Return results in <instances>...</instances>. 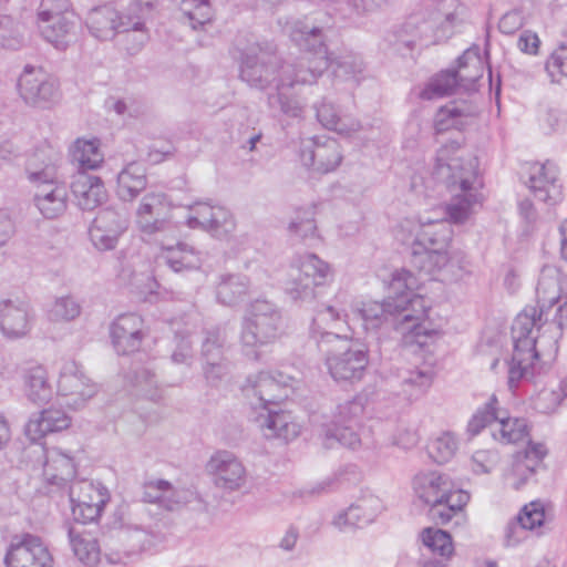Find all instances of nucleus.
<instances>
[{
	"label": "nucleus",
	"instance_id": "obj_4",
	"mask_svg": "<svg viewBox=\"0 0 567 567\" xmlns=\"http://www.w3.org/2000/svg\"><path fill=\"white\" fill-rule=\"evenodd\" d=\"M536 296L538 309H525L515 318L512 326L514 351L508 364L511 389L515 388L520 380L533 378L539 372L537 362L540 353L536 348L537 337L534 336V328H539L543 319L546 322L549 311L558 303L560 281L557 268L543 267L536 287Z\"/></svg>",
	"mask_w": 567,
	"mask_h": 567
},
{
	"label": "nucleus",
	"instance_id": "obj_15",
	"mask_svg": "<svg viewBox=\"0 0 567 567\" xmlns=\"http://www.w3.org/2000/svg\"><path fill=\"white\" fill-rule=\"evenodd\" d=\"M6 567H53V557L43 540L29 533L11 538L4 556Z\"/></svg>",
	"mask_w": 567,
	"mask_h": 567
},
{
	"label": "nucleus",
	"instance_id": "obj_32",
	"mask_svg": "<svg viewBox=\"0 0 567 567\" xmlns=\"http://www.w3.org/2000/svg\"><path fill=\"white\" fill-rule=\"evenodd\" d=\"M0 330L9 339L24 337L30 331L27 305L3 300L0 302Z\"/></svg>",
	"mask_w": 567,
	"mask_h": 567
},
{
	"label": "nucleus",
	"instance_id": "obj_33",
	"mask_svg": "<svg viewBox=\"0 0 567 567\" xmlns=\"http://www.w3.org/2000/svg\"><path fill=\"white\" fill-rule=\"evenodd\" d=\"M34 203L45 218H56L65 212L68 206L66 187L58 181L38 185Z\"/></svg>",
	"mask_w": 567,
	"mask_h": 567
},
{
	"label": "nucleus",
	"instance_id": "obj_14",
	"mask_svg": "<svg viewBox=\"0 0 567 567\" xmlns=\"http://www.w3.org/2000/svg\"><path fill=\"white\" fill-rule=\"evenodd\" d=\"M66 493L71 503L72 517L81 524L92 523L99 518L109 501L106 488L86 478L73 481Z\"/></svg>",
	"mask_w": 567,
	"mask_h": 567
},
{
	"label": "nucleus",
	"instance_id": "obj_6",
	"mask_svg": "<svg viewBox=\"0 0 567 567\" xmlns=\"http://www.w3.org/2000/svg\"><path fill=\"white\" fill-rule=\"evenodd\" d=\"M282 331L279 308L265 299L252 301L241 322L240 342L247 355L258 359L257 348L276 341Z\"/></svg>",
	"mask_w": 567,
	"mask_h": 567
},
{
	"label": "nucleus",
	"instance_id": "obj_36",
	"mask_svg": "<svg viewBox=\"0 0 567 567\" xmlns=\"http://www.w3.org/2000/svg\"><path fill=\"white\" fill-rule=\"evenodd\" d=\"M146 186V169L141 163L131 162L117 174L116 194L123 202H133Z\"/></svg>",
	"mask_w": 567,
	"mask_h": 567
},
{
	"label": "nucleus",
	"instance_id": "obj_28",
	"mask_svg": "<svg viewBox=\"0 0 567 567\" xmlns=\"http://www.w3.org/2000/svg\"><path fill=\"white\" fill-rule=\"evenodd\" d=\"M37 24L42 38L59 50H65L76 39L79 23L75 13L42 19Z\"/></svg>",
	"mask_w": 567,
	"mask_h": 567
},
{
	"label": "nucleus",
	"instance_id": "obj_54",
	"mask_svg": "<svg viewBox=\"0 0 567 567\" xmlns=\"http://www.w3.org/2000/svg\"><path fill=\"white\" fill-rule=\"evenodd\" d=\"M546 71L553 82H559L563 76L567 78V47L561 45L553 52L546 62Z\"/></svg>",
	"mask_w": 567,
	"mask_h": 567
},
{
	"label": "nucleus",
	"instance_id": "obj_45",
	"mask_svg": "<svg viewBox=\"0 0 567 567\" xmlns=\"http://www.w3.org/2000/svg\"><path fill=\"white\" fill-rule=\"evenodd\" d=\"M363 412L364 405L362 399L355 398L352 400H347L338 404L333 415V421L329 426L347 424L359 425Z\"/></svg>",
	"mask_w": 567,
	"mask_h": 567
},
{
	"label": "nucleus",
	"instance_id": "obj_55",
	"mask_svg": "<svg viewBox=\"0 0 567 567\" xmlns=\"http://www.w3.org/2000/svg\"><path fill=\"white\" fill-rule=\"evenodd\" d=\"M524 523L527 530H534L543 526L545 520V511L540 503L532 502L525 505L517 515Z\"/></svg>",
	"mask_w": 567,
	"mask_h": 567
},
{
	"label": "nucleus",
	"instance_id": "obj_46",
	"mask_svg": "<svg viewBox=\"0 0 567 567\" xmlns=\"http://www.w3.org/2000/svg\"><path fill=\"white\" fill-rule=\"evenodd\" d=\"M456 450L457 441L450 432L437 436L427 446L429 456L437 464L447 463L455 455Z\"/></svg>",
	"mask_w": 567,
	"mask_h": 567
},
{
	"label": "nucleus",
	"instance_id": "obj_35",
	"mask_svg": "<svg viewBox=\"0 0 567 567\" xmlns=\"http://www.w3.org/2000/svg\"><path fill=\"white\" fill-rule=\"evenodd\" d=\"M315 110L317 120L327 130L350 136L362 128L358 120L347 115L341 116L339 109L327 97H323L318 105H315Z\"/></svg>",
	"mask_w": 567,
	"mask_h": 567
},
{
	"label": "nucleus",
	"instance_id": "obj_53",
	"mask_svg": "<svg viewBox=\"0 0 567 567\" xmlns=\"http://www.w3.org/2000/svg\"><path fill=\"white\" fill-rule=\"evenodd\" d=\"M289 230L298 235L302 240H316L317 225L313 212L303 210L298 213L297 217L290 223Z\"/></svg>",
	"mask_w": 567,
	"mask_h": 567
},
{
	"label": "nucleus",
	"instance_id": "obj_26",
	"mask_svg": "<svg viewBox=\"0 0 567 567\" xmlns=\"http://www.w3.org/2000/svg\"><path fill=\"white\" fill-rule=\"evenodd\" d=\"M547 451L543 444L529 442L524 451L514 455L512 468L506 474V480L513 488L520 489L534 477Z\"/></svg>",
	"mask_w": 567,
	"mask_h": 567
},
{
	"label": "nucleus",
	"instance_id": "obj_29",
	"mask_svg": "<svg viewBox=\"0 0 567 567\" xmlns=\"http://www.w3.org/2000/svg\"><path fill=\"white\" fill-rule=\"evenodd\" d=\"M424 567H444L454 547L451 535L442 529L427 527L421 534Z\"/></svg>",
	"mask_w": 567,
	"mask_h": 567
},
{
	"label": "nucleus",
	"instance_id": "obj_64",
	"mask_svg": "<svg viewBox=\"0 0 567 567\" xmlns=\"http://www.w3.org/2000/svg\"><path fill=\"white\" fill-rule=\"evenodd\" d=\"M527 529L519 517L516 516L509 520L505 527V544L507 546H515L526 537Z\"/></svg>",
	"mask_w": 567,
	"mask_h": 567
},
{
	"label": "nucleus",
	"instance_id": "obj_38",
	"mask_svg": "<svg viewBox=\"0 0 567 567\" xmlns=\"http://www.w3.org/2000/svg\"><path fill=\"white\" fill-rule=\"evenodd\" d=\"M161 259L174 272H183L199 269L203 262V254L194 246L178 243L176 246L165 248Z\"/></svg>",
	"mask_w": 567,
	"mask_h": 567
},
{
	"label": "nucleus",
	"instance_id": "obj_24",
	"mask_svg": "<svg viewBox=\"0 0 567 567\" xmlns=\"http://www.w3.org/2000/svg\"><path fill=\"white\" fill-rule=\"evenodd\" d=\"M143 319L136 313L120 315L111 326V338L118 354L140 350L144 339Z\"/></svg>",
	"mask_w": 567,
	"mask_h": 567
},
{
	"label": "nucleus",
	"instance_id": "obj_62",
	"mask_svg": "<svg viewBox=\"0 0 567 567\" xmlns=\"http://www.w3.org/2000/svg\"><path fill=\"white\" fill-rule=\"evenodd\" d=\"M267 410L268 414L260 424V426L265 431L264 434L270 432H279V430H282L286 423H288V421L291 419V415L289 413L282 411H272L270 408Z\"/></svg>",
	"mask_w": 567,
	"mask_h": 567
},
{
	"label": "nucleus",
	"instance_id": "obj_39",
	"mask_svg": "<svg viewBox=\"0 0 567 567\" xmlns=\"http://www.w3.org/2000/svg\"><path fill=\"white\" fill-rule=\"evenodd\" d=\"M24 386L28 399L37 404L47 403L52 398V385L42 365L31 367L25 371Z\"/></svg>",
	"mask_w": 567,
	"mask_h": 567
},
{
	"label": "nucleus",
	"instance_id": "obj_30",
	"mask_svg": "<svg viewBox=\"0 0 567 567\" xmlns=\"http://www.w3.org/2000/svg\"><path fill=\"white\" fill-rule=\"evenodd\" d=\"M75 475L76 465L70 454L56 447L47 451L43 476L50 485L66 491L69 485L76 480Z\"/></svg>",
	"mask_w": 567,
	"mask_h": 567
},
{
	"label": "nucleus",
	"instance_id": "obj_27",
	"mask_svg": "<svg viewBox=\"0 0 567 567\" xmlns=\"http://www.w3.org/2000/svg\"><path fill=\"white\" fill-rule=\"evenodd\" d=\"M71 192L78 206L83 210H93L107 198L102 179L83 171H78L71 182Z\"/></svg>",
	"mask_w": 567,
	"mask_h": 567
},
{
	"label": "nucleus",
	"instance_id": "obj_1",
	"mask_svg": "<svg viewBox=\"0 0 567 567\" xmlns=\"http://www.w3.org/2000/svg\"><path fill=\"white\" fill-rule=\"evenodd\" d=\"M477 165V159L465 147L464 138L451 140L437 150L432 176L455 195L446 210L450 221L420 219L410 255V265L420 272L432 275L447 265V248L453 237L451 223L463 224L478 202L482 183Z\"/></svg>",
	"mask_w": 567,
	"mask_h": 567
},
{
	"label": "nucleus",
	"instance_id": "obj_37",
	"mask_svg": "<svg viewBox=\"0 0 567 567\" xmlns=\"http://www.w3.org/2000/svg\"><path fill=\"white\" fill-rule=\"evenodd\" d=\"M377 503V499L370 497L352 504L334 517L333 525L339 530L346 532L351 528H361L372 523L377 516V508L372 505Z\"/></svg>",
	"mask_w": 567,
	"mask_h": 567
},
{
	"label": "nucleus",
	"instance_id": "obj_52",
	"mask_svg": "<svg viewBox=\"0 0 567 567\" xmlns=\"http://www.w3.org/2000/svg\"><path fill=\"white\" fill-rule=\"evenodd\" d=\"M217 207L218 205H210L205 202L195 203L188 207L189 214L186 216V225L192 229L206 230Z\"/></svg>",
	"mask_w": 567,
	"mask_h": 567
},
{
	"label": "nucleus",
	"instance_id": "obj_50",
	"mask_svg": "<svg viewBox=\"0 0 567 567\" xmlns=\"http://www.w3.org/2000/svg\"><path fill=\"white\" fill-rule=\"evenodd\" d=\"M81 313L80 303L70 296L56 298L48 311V317L51 321H71L78 318Z\"/></svg>",
	"mask_w": 567,
	"mask_h": 567
},
{
	"label": "nucleus",
	"instance_id": "obj_21",
	"mask_svg": "<svg viewBox=\"0 0 567 567\" xmlns=\"http://www.w3.org/2000/svg\"><path fill=\"white\" fill-rule=\"evenodd\" d=\"M172 205L164 193L151 192L143 196L136 209V224L140 230L153 235L168 228Z\"/></svg>",
	"mask_w": 567,
	"mask_h": 567
},
{
	"label": "nucleus",
	"instance_id": "obj_5",
	"mask_svg": "<svg viewBox=\"0 0 567 567\" xmlns=\"http://www.w3.org/2000/svg\"><path fill=\"white\" fill-rule=\"evenodd\" d=\"M416 496L430 506L429 515L436 525H446L453 517H462L470 494L456 488L447 474L422 471L413 478Z\"/></svg>",
	"mask_w": 567,
	"mask_h": 567
},
{
	"label": "nucleus",
	"instance_id": "obj_19",
	"mask_svg": "<svg viewBox=\"0 0 567 567\" xmlns=\"http://www.w3.org/2000/svg\"><path fill=\"white\" fill-rule=\"evenodd\" d=\"M302 164L313 172L327 174L334 171L342 161L341 147L331 137H312L300 147Z\"/></svg>",
	"mask_w": 567,
	"mask_h": 567
},
{
	"label": "nucleus",
	"instance_id": "obj_31",
	"mask_svg": "<svg viewBox=\"0 0 567 567\" xmlns=\"http://www.w3.org/2000/svg\"><path fill=\"white\" fill-rule=\"evenodd\" d=\"M61 156L51 147L37 150L27 162L25 172L31 183L42 185L59 179V162Z\"/></svg>",
	"mask_w": 567,
	"mask_h": 567
},
{
	"label": "nucleus",
	"instance_id": "obj_3",
	"mask_svg": "<svg viewBox=\"0 0 567 567\" xmlns=\"http://www.w3.org/2000/svg\"><path fill=\"white\" fill-rule=\"evenodd\" d=\"M415 286L416 280L410 270L395 271L390 282L395 297H388L383 302L364 301L357 309L364 329L375 330L390 322L412 342L424 347L434 330L424 326L429 306L422 296L412 293Z\"/></svg>",
	"mask_w": 567,
	"mask_h": 567
},
{
	"label": "nucleus",
	"instance_id": "obj_2",
	"mask_svg": "<svg viewBox=\"0 0 567 567\" xmlns=\"http://www.w3.org/2000/svg\"><path fill=\"white\" fill-rule=\"evenodd\" d=\"M290 37L305 53L296 59V64L282 66L281 78L276 84L275 92L268 94L267 104L272 111H278L287 118L301 120L306 102L297 95L289 94L288 90L299 84H313L329 68L331 59L319 27L308 25L298 21L295 23Z\"/></svg>",
	"mask_w": 567,
	"mask_h": 567
},
{
	"label": "nucleus",
	"instance_id": "obj_41",
	"mask_svg": "<svg viewBox=\"0 0 567 567\" xmlns=\"http://www.w3.org/2000/svg\"><path fill=\"white\" fill-rule=\"evenodd\" d=\"M72 161L78 163L79 171L96 169L104 161L99 140L78 138L71 148Z\"/></svg>",
	"mask_w": 567,
	"mask_h": 567
},
{
	"label": "nucleus",
	"instance_id": "obj_12",
	"mask_svg": "<svg viewBox=\"0 0 567 567\" xmlns=\"http://www.w3.org/2000/svg\"><path fill=\"white\" fill-rule=\"evenodd\" d=\"M329 276L330 266L326 261L315 254L305 255L292 268L286 292L296 301H312L317 297V289L327 282Z\"/></svg>",
	"mask_w": 567,
	"mask_h": 567
},
{
	"label": "nucleus",
	"instance_id": "obj_59",
	"mask_svg": "<svg viewBox=\"0 0 567 567\" xmlns=\"http://www.w3.org/2000/svg\"><path fill=\"white\" fill-rule=\"evenodd\" d=\"M66 13H74L71 10V3L69 0H41L38 9V20H47L54 16H62Z\"/></svg>",
	"mask_w": 567,
	"mask_h": 567
},
{
	"label": "nucleus",
	"instance_id": "obj_51",
	"mask_svg": "<svg viewBox=\"0 0 567 567\" xmlns=\"http://www.w3.org/2000/svg\"><path fill=\"white\" fill-rule=\"evenodd\" d=\"M466 116L464 110L457 107L455 103H450L442 106L434 120L435 130L437 133L447 131L450 128H460L464 125L463 117Z\"/></svg>",
	"mask_w": 567,
	"mask_h": 567
},
{
	"label": "nucleus",
	"instance_id": "obj_43",
	"mask_svg": "<svg viewBox=\"0 0 567 567\" xmlns=\"http://www.w3.org/2000/svg\"><path fill=\"white\" fill-rule=\"evenodd\" d=\"M175 2L194 30L210 22L213 13L208 0H175Z\"/></svg>",
	"mask_w": 567,
	"mask_h": 567
},
{
	"label": "nucleus",
	"instance_id": "obj_10",
	"mask_svg": "<svg viewBox=\"0 0 567 567\" xmlns=\"http://www.w3.org/2000/svg\"><path fill=\"white\" fill-rule=\"evenodd\" d=\"M85 25L90 34L99 40H111L116 32H134L136 42L130 50H140L148 37L141 20H134L131 14L111 6H102L91 9L85 19Z\"/></svg>",
	"mask_w": 567,
	"mask_h": 567
},
{
	"label": "nucleus",
	"instance_id": "obj_18",
	"mask_svg": "<svg viewBox=\"0 0 567 567\" xmlns=\"http://www.w3.org/2000/svg\"><path fill=\"white\" fill-rule=\"evenodd\" d=\"M346 317V313L332 306L320 305L315 310L309 327V340L321 350L347 338L348 336L342 333L347 326Z\"/></svg>",
	"mask_w": 567,
	"mask_h": 567
},
{
	"label": "nucleus",
	"instance_id": "obj_49",
	"mask_svg": "<svg viewBox=\"0 0 567 567\" xmlns=\"http://www.w3.org/2000/svg\"><path fill=\"white\" fill-rule=\"evenodd\" d=\"M236 229V221L233 214L224 206L217 207L212 223L205 231L219 239H227Z\"/></svg>",
	"mask_w": 567,
	"mask_h": 567
},
{
	"label": "nucleus",
	"instance_id": "obj_44",
	"mask_svg": "<svg viewBox=\"0 0 567 567\" xmlns=\"http://www.w3.org/2000/svg\"><path fill=\"white\" fill-rule=\"evenodd\" d=\"M403 392L409 396L423 394L432 384V373L429 370H403L400 375Z\"/></svg>",
	"mask_w": 567,
	"mask_h": 567
},
{
	"label": "nucleus",
	"instance_id": "obj_9",
	"mask_svg": "<svg viewBox=\"0 0 567 567\" xmlns=\"http://www.w3.org/2000/svg\"><path fill=\"white\" fill-rule=\"evenodd\" d=\"M486 426H493V437L503 444L516 443L528 436L527 421L509 417L506 410L498 408L495 394L472 416L467 431L471 435H477Z\"/></svg>",
	"mask_w": 567,
	"mask_h": 567
},
{
	"label": "nucleus",
	"instance_id": "obj_11",
	"mask_svg": "<svg viewBox=\"0 0 567 567\" xmlns=\"http://www.w3.org/2000/svg\"><path fill=\"white\" fill-rule=\"evenodd\" d=\"M457 70H445L436 74L421 92L423 100H434L454 93L462 82L475 83L483 76L480 48L467 49L456 60Z\"/></svg>",
	"mask_w": 567,
	"mask_h": 567
},
{
	"label": "nucleus",
	"instance_id": "obj_23",
	"mask_svg": "<svg viewBox=\"0 0 567 567\" xmlns=\"http://www.w3.org/2000/svg\"><path fill=\"white\" fill-rule=\"evenodd\" d=\"M528 173V187L538 200L549 205H555L561 200V185L559 184L557 167L554 163L530 164Z\"/></svg>",
	"mask_w": 567,
	"mask_h": 567
},
{
	"label": "nucleus",
	"instance_id": "obj_16",
	"mask_svg": "<svg viewBox=\"0 0 567 567\" xmlns=\"http://www.w3.org/2000/svg\"><path fill=\"white\" fill-rule=\"evenodd\" d=\"M97 392L96 384L75 361L63 364L58 380V393L65 398V404L79 409Z\"/></svg>",
	"mask_w": 567,
	"mask_h": 567
},
{
	"label": "nucleus",
	"instance_id": "obj_8",
	"mask_svg": "<svg viewBox=\"0 0 567 567\" xmlns=\"http://www.w3.org/2000/svg\"><path fill=\"white\" fill-rule=\"evenodd\" d=\"M287 64H296V60L293 62L282 61L272 45L257 44L243 52L239 76L250 87L260 91L269 87L276 89V84L281 78L282 66Z\"/></svg>",
	"mask_w": 567,
	"mask_h": 567
},
{
	"label": "nucleus",
	"instance_id": "obj_47",
	"mask_svg": "<svg viewBox=\"0 0 567 567\" xmlns=\"http://www.w3.org/2000/svg\"><path fill=\"white\" fill-rule=\"evenodd\" d=\"M70 544L74 556L85 565H92L99 559V551L96 544L93 540L86 539L76 533L74 528H69L68 532Z\"/></svg>",
	"mask_w": 567,
	"mask_h": 567
},
{
	"label": "nucleus",
	"instance_id": "obj_25",
	"mask_svg": "<svg viewBox=\"0 0 567 567\" xmlns=\"http://www.w3.org/2000/svg\"><path fill=\"white\" fill-rule=\"evenodd\" d=\"M207 467L214 475L215 484L228 491L240 488L246 481V470L238 457L228 451L215 453Z\"/></svg>",
	"mask_w": 567,
	"mask_h": 567
},
{
	"label": "nucleus",
	"instance_id": "obj_13",
	"mask_svg": "<svg viewBox=\"0 0 567 567\" xmlns=\"http://www.w3.org/2000/svg\"><path fill=\"white\" fill-rule=\"evenodd\" d=\"M228 338L225 329L213 328L204 331L200 344L203 375L208 384L217 385L229 375L231 362L227 357Z\"/></svg>",
	"mask_w": 567,
	"mask_h": 567
},
{
	"label": "nucleus",
	"instance_id": "obj_40",
	"mask_svg": "<svg viewBox=\"0 0 567 567\" xmlns=\"http://www.w3.org/2000/svg\"><path fill=\"white\" fill-rule=\"evenodd\" d=\"M249 286L244 275L223 276L216 290L217 299L223 305L235 306L246 297Z\"/></svg>",
	"mask_w": 567,
	"mask_h": 567
},
{
	"label": "nucleus",
	"instance_id": "obj_20",
	"mask_svg": "<svg viewBox=\"0 0 567 567\" xmlns=\"http://www.w3.org/2000/svg\"><path fill=\"white\" fill-rule=\"evenodd\" d=\"M278 377L279 379L269 372H259L247 378L243 392L251 400L250 404L254 408L269 409L287 396L284 393V388L288 384L287 379L281 373H278Z\"/></svg>",
	"mask_w": 567,
	"mask_h": 567
},
{
	"label": "nucleus",
	"instance_id": "obj_56",
	"mask_svg": "<svg viewBox=\"0 0 567 567\" xmlns=\"http://www.w3.org/2000/svg\"><path fill=\"white\" fill-rule=\"evenodd\" d=\"M555 307L556 309L551 321L556 327L557 333L551 342L550 357H555L557 354L558 339L563 337V330L567 327V293L559 297L558 303Z\"/></svg>",
	"mask_w": 567,
	"mask_h": 567
},
{
	"label": "nucleus",
	"instance_id": "obj_60",
	"mask_svg": "<svg viewBox=\"0 0 567 567\" xmlns=\"http://www.w3.org/2000/svg\"><path fill=\"white\" fill-rule=\"evenodd\" d=\"M156 0H120V8L134 20L144 23L145 16L151 11Z\"/></svg>",
	"mask_w": 567,
	"mask_h": 567
},
{
	"label": "nucleus",
	"instance_id": "obj_61",
	"mask_svg": "<svg viewBox=\"0 0 567 567\" xmlns=\"http://www.w3.org/2000/svg\"><path fill=\"white\" fill-rule=\"evenodd\" d=\"M542 126L547 133L558 132L565 127L567 117L559 109L549 107L542 117Z\"/></svg>",
	"mask_w": 567,
	"mask_h": 567
},
{
	"label": "nucleus",
	"instance_id": "obj_57",
	"mask_svg": "<svg viewBox=\"0 0 567 567\" xmlns=\"http://www.w3.org/2000/svg\"><path fill=\"white\" fill-rule=\"evenodd\" d=\"M134 386L140 388L145 395L152 400L157 402L161 399V394L156 389H153L156 384L155 374L146 369L141 368L134 373Z\"/></svg>",
	"mask_w": 567,
	"mask_h": 567
},
{
	"label": "nucleus",
	"instance_id": "obj_58",
	"mask_svg": "<svg viewBox=\"0 0 567 567\" xmlns=\"http://www.w3.org/2000/svg\"><path fill=\"white\" fill-rule=\"evenodd\" d=\"M89 235L94 247L104 251L114 249L122 234L109 233L107 229H100L97 226L91 225Z\"/></svg>",
	"mask_w": 567,
	"mask_h": 567
},
{
	"label": "nucleus",
	"instance_id": "obj_34",
	"mask_svg": "<svg viewBox=\"0 0 567 567\" xmlns=\"http://www.w3.org/2000/svg\"><path fill=\"white\" fill-rule=\"evenodd\" d=\"M71 425L70 416L60 409H47L31 417L25 425V435L33 442L49 433L60 432Z\"/></svg>",
	"mask_w": 567,
	"mask_h": 567
},
{
	"label": "nucleus",
	"instance_id": "obj_42",
	"mask_svg": "<svg viewBox=\"0 0 567 567\" xmlns=\"http://www.w3.org/2000/svg\"><path fill=\"white\" fill-rule=\"evenodd\" d=\"M359 425H338L324 429L323 445L328 449L340 444L344 447L357 450L361 445V437L358 432Z\"/></svg>",
	"mask_w": 567,
	"mask_h": 567
},
{
	"label": "nucleus",
	"instance_id": "obj_22",
	"mask_svg": "<svg viewBox=\"0 0 567 567\" xmlns=\"http://www.w3.org/2000/svg\"><path fill=\"white\" fill-rule=\"evenodd\" d=\"M142 501L158 504L167 511H177L196 501L198 495L188 488H175L166 480H150L142 485Z\"/></svg>",
	"mask_w": 567,
	"mask_h": 567
},
{
	"label": "nucleus",
	"instance_id": "obj_17",
	"mask_svg": "<svg viewBox=\"0 0 567 567\" xmlns=\"http://www.w3.org/2000/svg\"><path fill=\"white\" fill-rule=\"evenodd\" d=\"M18 90L23 101L35 107L47 109L59 99L56 82L41 69L29 65L19 78Z\"/></svg>",
	"mask_w": 567,
	"mask_h": 567
},
{
	"label": "nucleus",
	"instance_id": "obj_7",
	"mask_svg": "<svg viewBox=\"0 0 567 567\" xmlns=\"http://www.w3.org/2000/svg\"><path fill=\"white\" fill-rule=\"evenodd\" d=\"M331 378L337 382L361 381L368 364L369 353L364 344L349 337L319 350Z\"/></svg>",
	"mask_w": 567,
	"mask_h": 567
},
{
	"label": "nucleus",
	"instance_id": "obj_48",
	"mask_svg": "<svg viewBox=\"0 0 567 567\" xmlns=\"http://www.w3.org/2000/svg\"><path fill=\"white\" fill-rule=\"evenodd\" d=\"M92 226H97L100 229H107L109 233L123 234L127 228V218L124 213L113 207H106L99 210Z\"/></svg>",
	"mask_w": 567,
	"mask_h": 567
},
{
	"label": "nucleus",
	"instance_id": "obj_63",
	"mask_svg": "<svg viewBox=\"0 0 567 567\" xmlns=\"http://www.w3.org/2000/svg\"><path fill=\"white\" fill-rule=\"evenodd\" d=\"M524 24L522 11L512 10L506 12L498 22V29L504 34H514Z\"/></svg>",
	"mask_w": 567,
	"mask_h": 567
}]
</instances>
